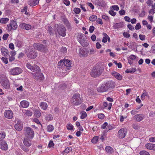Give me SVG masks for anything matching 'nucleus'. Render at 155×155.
I'll list each match as a JSON object with an SVG mask.
<instances>
[{
  "mask_svg": "<svg viewBox=\"0 0 155 155\" xmlns=\"http://www.w3.org/2000/svg\"><path fill=\"white\" fill-rule=\"evenodd\" d=\"M20 27L22 29L28 30L31 28V26L25 23H22L20 25Z\"/></svg>",
  "mask_w": 155,
  "mask_h": 155,
  "instance_id": "obj_19",
  "label": "nucleus"
},
{
  "mask_svg": "<svg viewBox=\"0 0 155 155\" xmlns=\"http://www.w3.org/2000/svg\"><path fill=\"white\" fill-rule=\"evenodd\" d=\"M95 28L93 25L91 26L89 29V31L91 33H92L94 30Z\"/></svg>",
  "mask_w": 155,
  "mask_h": 155,
  "instance_id": "obj_59",
  "label": "nucleus"
},
{
  "mask_svg": "<svg viewBox=\"0 0 155 155\" xmlns=\"http://www.w3.org/2000/svg\"><path fill=\"white\" fill-rule=\"evenodd\" d=\"M39 0H29L28 4L31 6H34L38 4Z\"/></svg>",
  "mask_w": 155,
  "mask_h": 155,
  "instance_id": "obj_23",
  "label": "nucleus"
},
{
  "mask_svg": "<svg viewBox=\"0 0 155 155\" xmlns=\"http://www.w3.org/2000/svg\"><path fill=\"white\" fill-rule=\"evenodd\" d=\"M22 71V69L20 68H14L10 70V74L12 75H18L21 73Z\"/></svg>",
  "mask_w": 155,
  "mask_h": 155,
  "instance_id": "obj_9",
  "label": "nucleus"
},
{
  "mask_svg": "<svg viewBox=\"0 0 155 155\" xmlns=\"http://www.w3.org/2000/svg\"><path fill=\"white\" fill-rule=\"evenodd\" d=\"M108 90L105 84H102L100 86L97 88V91L100 92H106Z\"/></svg>",
  "mask_w": 155,
  "mask_h": 155,
  "instance_id": "obj_16",
  "label": "nucleus"
},
{
  "mask_svg": "<svg viewBox=\"0 0 155 155\" xmlns=\"http://www.w3.org/2000/svg\"><path fill=\"white\" fill-rule=\"evenodd\" d=\"M141 28L140 24V23H137V24L136 26L135 27V29L137 30H139Z\"/></svg>",
  "mask_w": 155,
  "mask_h": 155,
  "instance_id": "obj_53",
  "label": "nucleus"
},
{
  "mask_svg": "<svg viewBox=\"0 0 155 155\" xmlns=\"http://www.w3.org/2000/svg\"><path fill=\"white\" fill-rule=\"evenodd\" d=\"M105 150L107 153H111L113 152V149L109 146H107L106 147Z\"/></svg>",
  "mask_w": 155,
  "mask_h": 155,
  "instance_id": "obj_29",
  "label": "nucleus"
},
{
  "mask_svg": "<svg viewBox=\"0 0 155 155\" xmlns=\"http://www.w3.org/2000/svg\"><path fill=\"white\" fill-rule=\"evenodd\" d=\"M136 69L135 68H132L131 69H127L126 71L125 72L126 73H134L136 71Z\"/></svg>",
  "mask_w": 155,
  "mask_h": 155,
  "instance_id": "obj_34",
  "label": "nucleus"
},
{
  "mask_svg": "<svg viewBox=\"0 0 155 155\" xmlns=\"http://www.w3.org/2000/svg\"><path fill=\"white\" fill-rule=\"evenodd\" d=\"M53 129V126L51 125H49L47 126V130L48 132H51Z\"/></svg>",
  "mask_w": 155,
  "mask_h": 155,
  "instance_id": "obj_35",
  "label": "nucleus"
},
{
  "mask_svg": "<svg viewBox=\"0 0 155 155\" xmlns=\"http://www.w3.org/2000/svg\"><path fill=\"white\" fill-rule=\"evenodd\" d=\"M119 13L121 15H124L125 14V11L123 9H121L119 11Z\"/></svg>",
  "mask_w": 155,
  "mask_h": 155,
  "instance_id": "obj_62",
  "label": "nucleus"
},
{
  "mask_svg": "<svg viewBox=\"0 0 155 155\" xmlns=\"http://www.w3.org/2000/svg\"><path fill=\"white\" fill-rule=\"evenodd\" d=\"M124 36L126 38H129L130 36V35L127 32H124L123 33Z\"/></svg>",
  "mask_w": 155,
  "mask_h": 155,
  "instance_id": "obj_55",
  "label": "nucleus"
},
{
  "mask_svg": "<svg viewBox=\"0 0 155 155\" xmlns=\"http://www.w3.org/2000/svg\"><path fill=\"white\" fill-rule=\"evenodd\" d=\"M53 119L52 116L51 114H47L45 117V119L47 120H51Z\"/></svg>",
  "mask_w": 155,
  "mask_h": 155,
  "instance_id": "obj_32",
  "label": "nucleus"
},
{
  "mask_svg": "<svg viewBox=\"0 0 155 155\" xmlns=\"http://www.w3.org/2000/svg\"><path fill=\"white\" fill-rule=\"evenodd\" d=\"M32 68L31 71L35 72V73H38L40 71V69L39 67L37 65H34Z\"/></svg>",
  "mask_w": 155,
  "mask_h": 155,
  "instance_id": "obj_26",
  "label": "nucleus"
},
{
  "mask_svg": "<svg viewBox=\"0 0 155 155\" xmlns=\"http://www.w3.org/2000/svg\"><path fill=\"white\" fill-rule=\"evenodd\" d=\"M140 155H150L149 153L145 151H141L140 152Z\"/></svg>",
  "mask_w": 155,
  "mask_h": 155,
  "instance_id": "obj_48",
  "label": "nucleus"
},
{
  "mask_svg": "<svg viewBox=\"0 0 155 155\" xmlns=\"http://www.w3.org/2000/svg\"><path fill=\"white\" fill-rule=\"evenodd\" d=\"M5 137V133L4 132H0V140H2Z\"/></svg>",
  "mask_w": 155,
  "mask_h": 155,
  "instance_id": "obj_40",
  "label": "nucleus"
},
{
  "mask_svg": "<svg viewBox=\"0 0 155 155\" xmlns=\"http://www.w3.org/2000/svg\"><path fill=\"white\" fill-rule=\"evenodd\" d=\"M82 101L80 97V94L78 93H75L74 94L71 100V102L72 105L77 106L80 104Z\"/></svg>",
  "mask_w": 155,
  "mask_h": 155,
  "instance_id": "obj_3",
  "label": "nucleus"
},
{
  "mask_svg": "<svg viewBox=\"0 0 155 155\" xmlns=\"http://www.w3.org/2000/svg\"><path fill=\"white\" fill-rule=\"evenodd\" d=\"M20 105L21 107L26 108L29 106V103L27 101H23L21 102Z\"/></svg>",
  "mask_w": 155,
  "mask_h": 155,
  "instance_id": "obj_25",
  "label": "nucleus"
},
{
  "mask_svg": "<svg viewBox=\"0 0 155 155\" xmlns=\"http://www.w3.org/2000/svg\"><path fill=\"white\" fill-rule=\"evenodd\" d=\"M15 128L17 130L20 131L22 129L23 126L20 123H18L15 125Z\"/></svg>",
  "mask_w": 155,
  "mask_h": 155,
  "instance_id": "obj_28",
  "label": "nucleus"
},
{
  "mask_svg": "<svg viewBox=\"0 0 155 155\" xmlns=\"http://www.w3.org/2000/svg\"><path fill=\"white\" fill-rule=\"evenodd\" d=\"M112 74L118 80H122V76L119 73L116 72H113L112 73Z\"/></svg>",
  "mask_w": 155,
  "mask_h": 155,
  "instance_id": "obj_24",
  "label": "nucleus"
},
{
  "mask_svg": "<svg viewBox=\"0 0 155 155\" xmlns=\"http://www.w3.org/2000/svg\"><path fill=\"white\" fill-rule=\"evenodd\" d=\"M31 139H28V138L27 137H25L23 142L25 146L28 147L31 145Z\"/></svg>",
  "mask_w": 155,
  "mask_h": 155,
  "instance_id": "obj_22",
  "label": "nucleus"
},
{
  "mask_svg": "<svg viewBox=\"0 0 155 155\" xmlns=\"http://www.w3.org/2000/svg\"><path fill=\"white\" fill-rule=\"evenodd\" d=\"M17 27V25L16 21L12 20L10 22L9 24L7 25V29L9 31L12 30H15Z\"/></svg>",
  "mask_w": 155,
  "mask_h": 155,
  "instance_id": "obj_10",
  "label": "nucleus"
},
{
  "mask_svg": "<svg viewBox=\"0 0 155 155\" xmlns=\"http://www.w3.org/2000/svg\"><path fill=\"white\" fill-rule=\"evenodd\" d=\"M133 118L136 121L140 122L144 118V115L143 114H137L135 115Z\"/></svg>",
  "mask_w": 155,
  "mask_h": 155,
  "instance_id": "obj_18",
  "label": "nucleus"
},
{
  "mask_svg": "<svg viewBox=\"0 0 155 155\" xmlns=\"http://www.w3.org/2000/svg\"><path fill=\"white\" fill-rule=\"evenodd\" d=\"M127 27L129 30H133L134 29V26L130 24H129L127 25Z\"/></svg>",
  "mask_w": 155,
  "mask_h": 155,
  "instance_id": "obj_61",
  "label": "nucleus"
},
{
  "mask_svg": "<svg viewBox=\"0 0 155 155\" xmlns=\"http://www.w3.org/2000/svg\"><path fill=\"white\" fill-rule=\"evenodd\" d=\"M0 51L2 54L3 56L8 57L9 56L8 50L5 48H1L0 49Z\"/></svg>",
  "mask_w": 155,
  "mask_h": 155,
  "instance_id": "obj_17",
  "label": "nucleus"
},
{
  "mask_svg": "<svg viewBox=\"0 0 155 155\" xmlns=\"http://www.w3.org/2000/svg\"><path fill=\"white\" fill-rule=\"evenodd\" d=\"M103 34L104 37L103 38L102 41L104 43H106L107 42V38H109V36L106 33H104Z\"/></svg>",
  "mask_w": 155,
  "mask_h": 155,
  "instance_id": "obj_31",
  "label": "nucleus"
},
{
  "mask_svg": "<svg viewBox=\"0 0 155 155\" xmlns=\"http://www.w3.org/2000/svg\"><path fill=\"white\" fill-rule=\"evenodd\" d=\"M105 84L108 90L110 88H114L116 85L115 82L112 81L106 82Z\"/></svg>",
  "mask_w": 155,
  "mask_h": 155,
  "instance_id": "obj_15",
  "label": "nucleus"
},
{
  "mask_svg": "<svg viewBox=\"0 0 155 155\" xmlns=\"http://www.w3.org/2000/svg\"><path fill=\"white\" fill-rule=\"evenodd\" d=\"M8 36L9 35L8 34H5L3 35L2 38L4 40H6Z\"/></svg>",
  "mask_w": 155,
  "mask_h": 155,
  "instance_id": "obj_57",
  "label": "nucleus"
},
{
  "mask_svg": "<svg viewBox=\"0 0 155 155\" xmlns=\"http://www.w3.org/2000/svg\"><path fill=\"white\" fill-rule=\"evenodd\" d=\"M25 137L28 138V139H32L34 136V132L33 130L30 127L26 128Z\"/></svg>",
  "mask_w": 155,
  "mask_h": 155,
  "instance_id": "obj_8",
  "label": "nucleus"
},
{
  "mask_svg": "<svg viewBox=\"0 0 155 155\" xmlns=\"http://www.w3.org/2000/svg\"><path fill=\"white\" fill-rule=\"evenodd\" d=\"M63 2L66 6H68L70 4V2L68 0H64Z\"/></svg>",
  "mask_w": 155,
  "mask_h": 155,
  "instance_id": "obj_64",
  "label": "nucleus"
},
{
  "mask_svg": "<svg viewBox=\"0 0 155 155\" xmlns=\"http://www.w3.org/2000/svg\"><path fill=\"white\" fill-rule=\"evenodd\" d=\"M81 119H83L85 118L87 116V114L86 112L85 111H83L81 112Z\"/></svg>",
  "mask_w": 155,
  "mask_h": 155,
  "instance_id": "obj_44",
  "label": "nucleus"
},
{
  "mask_svg": "<svg viewBox=\"0 0 155 155\" xmlns=\"http://www.w3.org/2000/svg\"><path fill=\"white\" fill-rule=\"evenodd\" d=\"M40 105L41 108L44 110L46 109L48 107L47 104L45 102H41Z\"/></svg>",
  "mask_w": 155,
  "mask_h": 155,
  "instance_id": "obj_30",
  "label": "nucleus"
},
{
  "mask_svg": "<svg viewBox=\"0 0 155 155\" xmlns=\"http://www.w3.org/2000/svg\"><path fill=\"white\" fill-rule=\"evenodd\" d=\"M97 18V16L95 15H93L90 17L89 19L92 21H93L96 20Z\"/></svg>",
  "mask_w": 155,
  "mask_h": 155,
  "instance_id": "obj_37",
  "label": "nucleus"
},
{
  "mask_svg": "<svg viewBox=\"0 0 155 155\" xmlns=\"http://www.w3.org/2000/svg\"><path fill=\"white\" fill-rule=\"evenodd\" d=\"M74 12L76 14H79L81 12V9L78 8H75L74 9Z\"/></svg>",
  "mask_w": 155,
  "mask_h": 155,
  "instance_id": "obj_47",
  "label": "nucleus"
},
{
  "mask_svg": "<svg viewBox=\"0 0 155 155\" xmlns=\"http://www.w3.org/2000/svg\"><path fill=\"white\" fill-rule=\"evenodd\" d=\"M98 117L99 118L101 119H103L104 118V115L103 114H98Z\"/></svg>",
  "mask_w": 155,
  "mask_h": 155,
  "instance_id": "obj_63",
  "label": "nucleus"
},
{
  "mask_svg": "<svg viewBox=\"0 0 155 155\" xmlns=\"http://www.w3.org/2000/svg\"><path fill=\"white\" fill-rule=\"evenodd\" d=\"M34 79L36 80L41 81L43 80L44 78V77L42 73L39 72L38 73H31Z\"/></svg>",
  "mask_w": 155,
  "mask_h": 155,
  "instance_id": "obj_11",
  "label": "nucleus"
},
{
  "mask_svg": "<svg viewBox=\"0 0 155 155\" xmlns=\"http://www.w3.org/2000/svg\"><path fill=\"white\" fill-rule=\"evenodd\" d=\"M52 29L53 28L51 27L50 26L48 27V31L50 35H53L54 34L52 31Z\"/></svg>",
  "mask_w": 155,
  "mask_h": 155,
  "instance_id": "obj_41",
  "label": "nucleus"
},
{
  "mask_svg": "<svg viewBox=\"0 0 155 155\" xmlns=\"http://www.w3.org/2000/svg\"><path fill=\"white\" fill-rule=\"evenodd\" d=\"M147 92H143L141 96L142 100H143L145 98V97L147 96Z\"/></svg>",
  "mask_w": 155,
  "mask_h": 155,
  "instance_id": "obj_56",
  "label": "nucleus"
},
{
  "mask_svg": "<svg viewBox=\"0 0 155 155\" xmlns=\"http://www.w3.org/2000/svg\"><path fill=\"white\" fill-rule=\"evenodd\" d=\"M147 3L148 6H151L153 8L155 9L154 5H153V2L151 0H148L147 2Z\"/></svg>",
  "mask_w": 155,
  "mask_h": 155,
  "instance_id": "obj_36",
  "label": "nucleus"
},
{
  "mask_svg": "<svg viewBox=\"0 0 155 155\" xmlns=\"http://www.w3.org/2000/svg\"><path fill=\"white\" fill-rule=\"evenodd\" d=\"M26 112L25 113L26 115L28 116H31L32 115V112L30 110H25Z\"/></svg>",
  "mask_w": 155,
  "mask_h": 155,
  "instance_id": "obj_50",
  "label": "nucleus"
},
{
  "mask_svg": "<svg viewBox=\"0 0 155 155\" xmlns=\"http://www.w3.org/2000/svg\"><path fill=\"white\" fill-rule=\"evenodd\" d=\"M84 35L83 34L80 33L78 34V35L77 38L78 41L79 42L81 40L84 39Z\"/></svg>",
  "mask_w": 155,
  "mask_h": 155,
  "instance_id": "obj_33",
  "label": "nucleus"
},
{
  "mask_svg": "<svg viewBox=\"0 0 155 155\" xmlns=\"http://www.w3.org/2000/svg\"><path fill=\"white\" fill-rule=\"evenodd\" d=\"M37 52L34 48L29 49L26 53V54L29 58L35 59L37 56Z\"/></svg>",
  "mask_w": 155,
  "mask_h": 155,
  "instance_id": "obj_7",
  "label": "nucleus"
},
{
  "mask_svg": "<svg viewBox=\"0 0 155 155\" xmlns=\"http://www.w3.org/2000/svg\"><path fill=\"white\" fill-rule=\"evenodd\" d=\"M109 13L112 16H114L116 15V12H114L113 10H110L109 11Z\"/></svg>",
  "mask_w": 155,
  "mask_h": 155,
  "instance_id": "obj_60",
  "label": "nucleus"
},
{
  "mask_svg": "<svg viewBox=\"0 0 155 155\" xmlns=\"http://www.w3.org/2000/svg\"><path fill=\"white\" fill-rule=\"evenodd\" d=\"M89 53V51L85 48H80L79 50V54L80 56L87 57Z\"/></svg>",
  "mask_w": 155,
  "mask_h": 155,
  "instance_id": "obj_13",
  "label": "nucleus"
},
{
  "mask_svg": "<svg viewBox=\"0 0 155 155\" xmlns=\"http://www.w3.org/2000/svg\"><path fill=\"white\" fill-rule=\"evenodd\" d=\"M35 115L37 117H39L41 116L40 112L38 110H36L34 112Z\"/></svg>",
  "mask_w": 155,
  "mask_h": 155,
  "instance_id": "obj_39",
  "label": "nucleus"
},
{
  "mask_svg": "<svg viewBox=\"0 0 155 155\" xmlns=\"http://www.w3.org/2000/svg\"><path fill=\"white\" fill-rule=\"evenodd\" d=\"M0 148L2 150H6L8 149L7 144L4 141L1 142Z\"/></svg>",
  "mask_w": 155,
  "mask_h": 155,
  "instance_id": "obj_21",
  "label": "nucleus"
},
{
  "mask_svg": "<svg viewBox=\"0 0 155 155\" xmlns=\"http://www.w3.org/2000/svg\"><path fill=\"white\" fill-rule=\"evenodd\" d=\"M2 61L5 64H7L8 63V59L7 58L2 57L1 58Z\"/></svg>",
  "mask_w": 155,
  "mask_h": 155,
  "instance_id": "obj_51",
  "label": "nucleus"
},
{
  "mask_svg": "<svg viewBox=\"0 0 155 155\" xmlns=\"http://www.w3.org/2000/svg\"><path fill=\"white\" fill-rule=\"evenodd\" d=\"M57 30L58 35H60L63 37L65 36L66 34V29L63 25H58Z\"/></svg>",
  "mask_w": 155,
  "mask_h": 155,
  "instance_id": "obj_5",
  "label": "nucleus"
},
{
  "mask_svg": "<svg viewBox=\"0 0 155 155\" xmlns=\"http://www.w3.org/2000/svg\"><path fill=\"white\" fill-rule=\"evenodd\" d=\"M2 23L6 24L9 21L8 18H2L1 19Z\"/></svg>",
  "mask_w": 155,
  "mask_h": 155,
  "instance_id": "obj_42",
  "label": "nucleus"
},
{
  "mask_svg": "<svg viewBox=\"0 0 155 155\" xmlns=\"http://www.w3.org/2000/svg\"><path fill=\"white\" fill-rule=\"evenodd\" d=\"M4 115L5 118L8 119H11L13 117L12 112L9 110H5L4 113Z\"/></svg>",
  "mask_w": 155,
  "mask_h": 155,
  "instance_id": "obj_14",
  "label": "nucleus"
},
{
  "mask_svg": "<svg viewBox=\"0 0 155 155\" xmlns=\"http://www.w3.org/2000/svg\"><path fill=\"white\" fill-rule=\"evenodd\" d=\"M71 61L70 60L67 59H64L61 60L60 61L58 62V65L59 66H61L62 67H64V66L66 67L65 68L67 69L66 71L68 70H69V68L71 67Z\"/></svg>",
  "mask_w": 155,
  "mask_h": 155,
  "instance_id": "obj_4",
  "label": "nucleus"
},
{
  "mask_svg": "<svg viewBox=\"0 0 155 155\" xmlns=\"http://www.w3.org/2000/svg\"><path fill=\"white\" fill-rule=\"evenodd\" d=\"M103 70L99 66H95L91 70L90 75L92 77L96 78L100 76L103 72Z\"/></svg>",
  "mask_w": 155,
  "mask_h": 155,
  "instance_id": "obj_2",
  "label": "nucleus"
},
{
  "mask_svg": "<svg viewBox=\"0 0 155 155\" xmlns=\"http://www.w3.org/2000/svg\"><path fill=\"white\" fill-rule=\"evenodd\" d=\"M81 45L83 47H87L89 45V43L86 41V40L84 39L81 40L79 41Z\"/></svg>",
  "mask_w": 155,
  "mask_h": 155,
  "instance_id": "obj_27",
  "label": "nucleus"
},
{
  "mask_svg": "<svg viewBox=\"0 0 155 155\" xmlns=\"http://www.w3.org/2000/svg\"><path fill=\"white\" fill-rule=\"evenodd\" d=\"M124 25L123 23L122 22H120L114 23L113 27L114 29H117L122 28Z\"/></svg>",
  "mask_w": 155,
  "mask_h": 155,
  "instance_id": "obj_20",
  "label": "nucleus"
},
{
  "mask_svg": "<svg viewBox=\"0 0 155 155\" xmlns=\"http://www.w3.org/2000/svg\"><path fill=\"white\" fill-rule=\"evenodd\" d=\"M72 148L71 147H68L65 149L64 152L66 153H68L69 152L72 150Z\"/></svg>",
  "mask_w": 155,
  "mask_h": 155,
  "instance_id": "obj_49",
  "label": "nucleus"
},
{
  "mask_svg": "<svg viewBox=\"0 0 155 155\" xmlns=\"http://www.w3.org/2000/svg\"><path fill=\"white\" fill-rule=\"evenodd\" d=\"M153 144L152 143H148L146 144L145 147L146 148L150 150H152Z\"/></svg>",
  "mask_w": 155,
  "mask_h": 155,
  "instance_id": "obj_38",
  "label": "nucleus"
},
{
  "mask_svg": "<svg viewBox=\"0 0 155 155\" xmlns=\"http://www.w3.org/2000/svg\"><path fill=\"white\" fill-rule=\"evenodd\" d=\"M96 53V50L93 48H91L89 54L90 55L94 54Z\"/></svg>",
  "mask_w": 155,
  "mask_h": 155,
  "instance_id": "obj_46",
  "label": "nucleus"
},
{
  "mask_svg": "<svg viewBox=\"0 0 155 155\" xmlns=\"http://www.w3.org/2000/svg\"><path fill=\"white\" fill-rule=\"evenodd\" d=\"M0 82L2 85L5 88L8 89L9 88V82L5 73L0 74Z\"/></svg>",
  "mask_w": 155,
  "mask_h": 155,
  "instance_id": "obj_1",
  "label": "nucleus"
},
{
  "mask_svg": "<svg viewBox=\"0 0 155 155\" xmlns=\"http://www.w3.org/2000/svg\"><path fill=\"white\" fill-rule=\"evenodd\" d=\"M140 39L142 41L144 40L145 39V36L144 35H139Z\"/></svg>",
  "mask_w": 155,
  "mask_h": 155,
  "instance_id": "obj_58",
  "label": "nucleus"
},
{
  "mask_svg": "<svg viewBox=\"0 0 155 155\" xmlns=\"http://www.w3.org/2000/svg\"><path fill=\"white\" fill-rule=\"evenodd\" d=\"M27 6H25L24 8L21 9V12H25V14L27 15L28 14L27 12Z\"/></svg>",
  "mask_w": 155,
  "mask_h": 155,
  "instance_id": "obj_54",
  "label": "nucleus"
},
{
  "mask_svg": "<svg viewBox=\"0 0 155 155\" xmlns=\"http://www.w3.org/2000/svg\"><path fill=\"white\" fill-rule=\"evenodd\" d=\"M34 47L35 49L41 52L46 53L48 51L47 46L41 44L35 43L34 44Z\"/></svg>",
  "mask_w": 155,
  "mask_h": 155,
  "instance_id": "obj_6",
  "label": "nucleus"
},
{
  "mask_svg": "<svg viewBox=\"0 0 155 155\" xmlns=\"http://www.w3.org/2000/svg\"><path fill=\"white\" fill-rule=\"evenodd\" d=\"M98 140V137L97 136H95L91 140V141L92 143H95L97 142Z\"/></svg>",
  "mask_w": 155,
  "mask_h": 155,
  "instance_id": "obj_43",
  "label": "nucleus"
},
{
  "mask_svg": "<svg viewBox=\"0 0 155 155\" xmlns=\"http://www.w3.org/2000/svg\"><path fill=\"white\" fill-rule=\"evenodd\" d=\"M127 133V130L125 128L120 129L118 131V137L120 139L125 137Z\"/></svg>",
  "mask_w": 155,
  "mask_h": 155,
  "instance_id": "obj_12",
  "label": "nucleus"
},
{
  "mask_svg": "<svg viewBox=\"0 0 155 155\" xmlns=\"http://www.w3.org/2000/svg\"><path fill=\"white\" fill-rule=\"evenodd\" d=\"M73 126L71 124H68L67 126V128L69 130H73Z\"/></svg>",
  "mask_w": 155,
  "mask_h": 155,
  "instance_id": "obj_45",
  "label": "nucleus"
},
{
  "mask_svg": "<svg viewBox=\"0 0 155 155\" xmlns=\"http://www.w3.org/2000/svg\"><path fill=\"white\" fill-rule=\"evenodd\" d=\"M21 148L24 151L27 152L29 151V149L28 148L22 145L21 146Z\"/></svg>",
  "mask_w": 155,
  "mask_h": 155,
  "instance_id": "obj_52",
  "label": "nucleus"
}]
</instances>
